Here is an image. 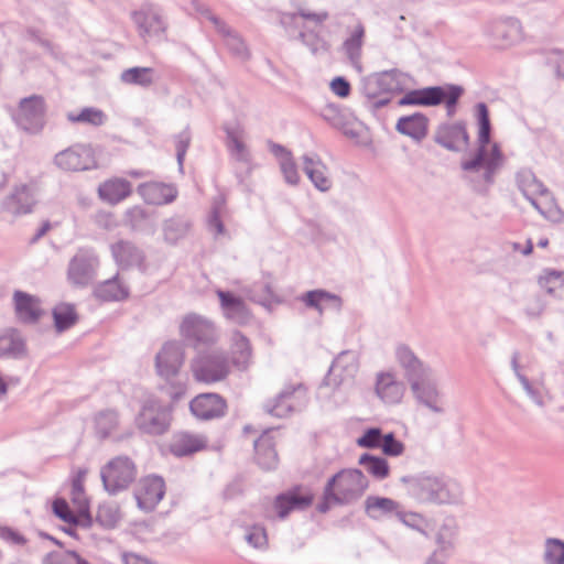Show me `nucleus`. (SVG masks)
Returning <instances> with one entry per match:
<instances>
[{
	"label": "nucleus",
	"mask_w": 564,
	"mask_h": 564,
	"mask_svg": "<svg viewBox=\"0 0 564 564\" xmlns=\"http://www.w3.org/2000/svg\"><path fill=\"white\" fill-rule=\"evenodd\" d=\"M476 112L479 124L478 147L473 154L463 158L460 167L464 177L473 183L476 191L481 192L494 183L503 156L497 143L490 144L491 126L486 104H477Z\"/></svg>",
	"instance_id": "f257e3e1"
},
{
	"label": "nucleus",
	"mask_w": 564,
	"mask_h": 564,
	"mask_svg": "<svg viewBox=\"0 0 564 564\" xmlns=\"http://www.w3.org/2000/svg\"><path fill=\"white\" fill-rule=\"evenodd\" d=\"M409 497L424 505H459L463 501L462 486L443 475L419 473L400 478Z\"/></svg>",
	"instance_id": "f03ea898"
},
{
	"label": "nucleus",
	"mask_w": 564,
	"mask_h": 564,
	"mask_svg": "<svg viewBox=\"0 0 564 564\" xmlns=\"http://www.w3.org/2000/svg\"><path fill=\"white\" fill-rule=\"evenodd\" d=\"M369 480L359 469H343L330 477L325 485V496L334 505H350L368 489Z\"/></svg>",
	"instance_id": "7ed1b4c3"
},
{
	"label": "nucleus",
	"mask_w": 564,
	"mask_h": 564,
	"mask_svg": "<svg viewBox=\"0 0 564 564\" xmlns=\"http://www.w3.org/2000/svg\"><path fill=\"white\" fill-rule=\"evenodd\" d=\"M464 89L459 85L432 86L414 89L406 93L400 100V106H437L445 104L448 117L456 112V105L462 97Z\"/></svg>",
	"instance_id": "20e7f679"
},
{
	"label": "nucleus",
	"mask_w": 564,
	"mask_h": 564,
	"mask_svg": "<svg viewBox=\"0 0 564 564\" xmlns=\"http://www.w3.org/2000/svg\"><path fill=\"white\" fill-rule=\"evenodd\" d=\"M189 369L194 380L205 384L225 380L230 371L226 354L218 349L198 352L191 360Z\"/></svg>",
	"instance_id": "39448f33"
},
{
	"label": "nucleus",
	"mask_w": 564,
	"mask_h": 564,
	"mask_svg": "<svg viewBox=\"0 0 564 564\" xmlns=\"http://www.w3.org/2000/svg\"><path fill=\"white\" fill-rule=\"evenodd\" d=\"M487 42L497 50H507L524 39L522 23L514 17H498L487 21L482 26Z\"/></svg>",
	"instance_id": "423d86ee"
},
{
	"label": "nucleus",
	"mask_w": 564,
	"mask_h": 564,
	"mask_svg": "<svg viewBox=\"0 0 564 564\" xmlns=\"http://www.w3.org/2000/svg\"><path fill=\"white\" fill-rule=\"evenodd\" d=\"M171 421L172 406L165 405L154 398L143 402L135 417L138 429L150 435L164 434L170 429Z\"/></svg>",
	"instance_id": "0eeeda50"
},
{
	"label": "nucleus",
	"mask_w": 564,
	"mask_h": 564,
	"mask_svg": "<svg viewBox=\"0 0 564 564\" xmlns=\"http://www.w3.org/2000/svg\"><path fill=\"white\" fill-rule=\"evenodd\" d=\"M135 475V465L128 456L112 458L100 470L104 487L110 495L127 489L134 480Z\"/></svg>",
	"instance_id": "6e6552de"
},
{
	"label": "nucleus",
	"mask_w": 564,
	"mask_h": 564,
	"mask_svg": "<svg viewBox=\"0 0 564 564\" xmlns=\"http://www.w3.org/2000/svg\"><path fill=\"white\" fill-rule=\"evenodd\" d=\"M46 105L42 96L32 95L20 100L12 115L15 124L23 131L37 134L45 126Z\"/></svg>",
	"instance_id": "1a4fd4ad"
},
{
	"label": "nucleus",
	"mask_w": 564,
	"mask_h": 564,
	"mask_svg": "<svg viewBox=\"0 0 564 564\" xmlns=\"http://www.w3.org/2000/svg\"><path fill=\"white\" fill-rule=\"evenodd\" d=\"M307 400V390L302 383L289 384L275 398L268 400L263 409L272 416L286 417L305 408Z\"/></svg>",
	"instance_id": "9d476101"
},
{
	"label": "nucleus",
	"mask_w": 564,
	"mask_h": 564,
	"mask_svg": "<svg viewBox=\"0 0 564 564\" xmlns=\"http://www.w3.org/2000/svg\"><path fill=\"white\" fill-rule=\"evenodd\" d=\"M139 36L145 42L162 41L166 32V21L160 8L151 3H144L131 14Z\"/></svg>",
	"instance_id": "9b49d317"
},
{
	"label": "nucleus",
	"mask_w": 564,
	"mask_h": 564,
	"mask_svg": "<svg viewBox=\"0 0 564 564\" xmlns=\"http://www.w3.org/2000/svg\"><path fill=\"white\" fill-rule=\"evenodd\" d=\"M409 386L419 405L424 406L434 414H445L446 402L444 393L438 382L432 378V375H427L425 378L422 377Z\"/></svg>",
	"instance_id": "f8f14e48"
},
{
	"label": "nucleus",
	"mask_w": 564,
	"mask_h": 564,
	"mask_svg": "<svg viewBox=\"0 0 564 564\" xmlns=\"http://www.w3.org/2000/svg\"><path fill=\"white\" fill-rule=\"evenodd\" d=\"M54 164L64 172H82L96 169L97 160L90 145L77 143L56 153Z\"/></svg>",
	"instance_id": "ddd939ff"
},
{
	"label": "nucleus",
	"mask_w": 564,
	"mask_h": 564,
	"mask_svg": "<svg viewBox=\"0 0 564 564\" xmlns=\"http://www.w3.org/2000/svg\"><path fill=\"white\" fill-rule=\"evenodd\" d=\"M181 335L195 347L212 345L218 339L214 323L197 314L186 315L180 326Z\"/></svg>",
	"instance_id": "4468645a"
},
{
	"label": "nucleus",
	"mask_w": 564,
	"mask_h": 564,
	"mask_svg": "<svg viewBox=\"0 0 564 564\" xmlns=\"http://www.w3.org/2000/svg\"><path fill=\"white\" fill-rule=\"evenodd\" d=\"M359 370V356L355 350H344L333 360L325 378L327 386L350 384Z\"/></svg>",
	"instance_id": "2eb2a0df"
},
{
	"label": "nucleus",
	"mask_w": 564,
	"mask_h": 564,
	"mask_svg": "<svg viewBox=\"0 0 564 564\" xmlns=\"http://www.w3.org/2000/svg\"><path fill=\"white\" fill-rule=\"evenodd\" d=\"M185 360V348L180 341H166L155 356L158 375L165 380L175 379Z\"/></svg>",
	"instance_id": "dca6fc26"
},
{
	"label": "nucleus",
	"mask_w": 564,
	"mask_h": 564,
	"mask_svg": "<svg viewBox=\"0 0 564 564\" xmlns=\"http://www.w3.org/2000/svg\"><path fill=\"white\" fill-rule=\"evenodd\" d=\"M99 260L91 250H79L68 265V279L78 286H86L96 276Z\"/></svg>",
	"instance_id": "f3484780"
},
{
	"label": "nucleus",
	"mask_w": 564,
	"mask_h": 564,
	"mask_svg": "<svg viewBox=\"0 0 564 564\" xmlns=\"http://www.w3.org/2000/svg\"><path fill=\"white\" fill-rule=\"evenodd\" d=\"M394 359L402 369L409 384L427 375H433L432 368L421 360L406 344L400 343L394 348Z\"/></svg>",
	"instance_id": "a211bd4d"
},
{
	"label": "nucleus",
	"mask_w": 564,
	"mask_h": 564,
	"mask_svg": "<svg viewBox=\"0 0 564 564\" xmlns=\"http://www.w3.org/2000/svg\"><path fill=\"white\" fill-rule=\"evenodd\" d=\"M227 408L226 400L220 394L214 392L200 393L189 402L191 413L202 421L225 416Z\"/></svg>",
	"instance_id": "6ab92c4d"
},
{
	"label": "nucleus",
	"mask_w": 564,
	"mask_h": 564,
	"mask_svg": "<svg viewBox=\"0 0 564 564\" xmlns=\"http://www.w3.org/2000/svg\"><path fill=\"white\" fill-rule=\"evenodd\" d=\"M165 484L162 477L147 476L138 482L134 490V498L138 507L143 511H152L163 499Z\"/></svg>",
	"instance_id": "aec40b11"
},
{
	"label": "nucleus",
	"mask_w": 564,
	"mask_h": 564,
	"mask_svg": "<svg viewBox=\"0 0 564 564\" xmlns=\"http://www.w3.org/2000/svg\"><path fill=\"white\" fill-rule=\"evenodd\" d=\"M457 525L454 519H445L435 533L436 550L429 556L425 564H443L454 550Z\"/></svg>",
	"instance_id": "412c9836"
},
{
	"label": "nucleus",
	"mask_w": 564,
	"mask_h": 564,
	"mask_svg": "<svg viewBox=\"0 0 564 564\" xmlns=\"http://www.w3.org/2000/svg\"><path fill=\"white\" fill-rule=\"evenodd\" d=\"M375 393L383 403L395 405L404 397L405 384L398 379L395 372L380 371L376 375Z\"/></svg>",
	"instance_id": "4be33fe9"
},
{
	"label": "nucleus",
	"mask_w": 564,
	"mask_h": 564,
	"mask_svg": "<svg viewBox=\"0 0 564 564\" xmlns=\"http://www.w3.org/2000/svg\"><path fill=\"white\" fill-rule=\"evenodd\" d=\"M301 161L302 169L313 186L322 193L330 191L333 181L329 175V170L321 156L316 153H305L301 158Z\"/></svg>",
	"instance_id": "5701e85b"
},
{
	"label": "nucleus",
	"mask_w": 564,
	"mask_h": 564,
	"mask_svg": "<svg viewBox=\"0 0 564 564\" xmlns=\"http://www.w3.org/2000/svg\"><path fill=\"white\" fill-rule=\"evenodd\" d=\"M434 140L443 148L454 152L464 151L469 144V137L463 122L440 126Z\"/></svg>",
	"instance_id": "b1692460"
},
{
	"label": "nucleus",
	"mask_w": 564,
	"mask_h": 564,
	"mask_svg": "<svg viewBox=\"0 0 564 564\" xmlns=\"http://www.w3.org/2000/svg\"><path fill=\"white\" fill-rule=\"evenodd\" d=\"M217 296L220 301V308L226 319L238 325H245L250 321L251 313L240 296L223 290L217 291Z\"/></svg>",
	"instance_id": "393cba45"
},
{
	"label": "nucleus",
	"mask_w": 564,
	"mask_h": 564,
	"mask_svg": "<svg viewBox=\"0 0 564 564\" xmlns=\"http://www.w3.org/2000/svg\"><path fill=\"white\" fill-rule=\"evenodd\" d=\"M226 145L230 156L246 165L251 163V153L245 142L246 131L239 123L226 124Z\"/></svg>",
	"instance_id": "a878e982"
},
{
	"label": "nucleus",
	"mask_w": 564,
	"mask_h": 564,
	"mask_svg": "<svg viewBox=\"0 0 564 564\" xmlns=\"http://www.w3.org/2000/svg\"><path fill=\"white\" fill-rule=\"evenodd\" d=\"M34 197L26 185L17 186L2 202L1 208L13 217L32 212Z\"/></svg>",
	"instance_id": "bb28decb"
},
{
	"label": "nucleus",
	"mask_w": 564,
	"mask_h": 564,
	"mask_svg": "<svg viewBox=\"0 0 564 564\" xmlns=\"http://www.w3.org/2000/svg\"><path fill=\"white\" fill-rule=\"evenodd\" d=\"M13 302L17 317L22 323L34 324L43 313L39 297L23 291L13 293Z\"/></svg>",
	"instance_id": "cd10ccee"
},
{
	"label": "nucleus",
	"mask_w": 564,
	"mask_h": 564,
	"mask_svg": "<svg viewBox=\"0 0 564 564\" xmlns=\"http://www.w3.org/2000/svg\"><path fill=\"white\" fill-rule=\"evenodd\" d=\"M268 148L276 158L285 183L291 186L299 185L301 176L292 152L282 144L275 143L271 140L268 141Z\"/></svg>",
	"instance_id": "c85d7f7f"
},
{
	"label": "nucleus",
	"mask_w": 564,
	"mask_h": 564,
	"mask_svg": "<svg viewBox=\"0 0 564 564\" xmlns=\"http://www.w3.org/2000/svg\"><path fill=\"white\" fill-rule=\"evenodd\" d=\"M300 300L305 306L316 310L319 315L326 311L339 312L343 305V301L337 294L321 289L302 294Z\"/></svg>",
	"instance_id": "c756f323"
},
{
	"label": "nucleus",
	"mask_w": 564,
	"mask_h": 564,
	"mask_svg": "<svg viewBox=\"0 0 564 564\" xmlns=\"http://www.w3.org/2000/svg\"><path fill=\"white\" fill-rule=\"evenodd\" d=\"M97 193L102 202L117 205L131 195L132 185L124 178L113 177L99 184Z\"/></svg>",
	"instance_id": "7c9ffc66"
},
{
	"label": "nucleus",
	"mask_w": 564,
	"mask_h": 564,
	"mask_svg": "<svg viewBox=\"0 0 564 564\" xmlns=\"http://www.w3.org/2000/svg\"><path fill=\"white\" fill-rule=\"evenodd\" d=\"M364 507L367 517L376 521L393 516L398 519V512H401L400 503L388 497L368 496Z\"/></svg>",
	"instance_id": "2f4dec72"
},
{
	"label": "nucleus",
	"mask_w": 564,
	"mask_h": 564,
	"mask_svg": "<svg viewBox=\"0 0 564 564\" xmlns=\"http://www.w3.org/2000/svg\"><path fill=\"white\" fill-rule=\"evenodd\" d=\"M138 193L142 196L145 203L152 205L172 203L177 195V191L174 186L158 182L140 184L138 186Z\"/></svg>",
	"instance_id": "473e14b6"
},
{
	"label": "nucleus",
	"mask_w": 564,
	"mask_h": 564,
	"mask_svg": "<svg viewBox=\"0 0 564 564\" xmlns=\"http://www.w3.org/2000/svg\"><path fill=\"white\" fill-rule=\"evenodd\" d=\"M429 119L421 112L398 119L395 130L414 141H422L427 135Z\"/></svg>",
	"instance_id": "72a5a7b5"
},
{
	"label": "nucleus",
	"mask_w": 564,
	"mask_h": 564,
	"mask_svg": "<svg viewBox=\"0 0 564 564\" xmlns=\"http://www.w3.org/2000/svg\"><path fill=\"white\" fill-rule=\"evenodd\" d=\"M206 445L207 440L204 435L180 432L173 436L170 447L175 456L183 457L202 451Z\"/></svg>",
	"instance_id": "f704fd0d"
},
{
	"label": "nucleus",
	"mask_w": 564,
	"mask_h": 564,
	"mask_svg": "<svg viewBox=\"0 0 564 564\" xmlns=\"http://www.w3.org/2000/svg\"><path fill=\"white\" fill-rule=\"evenodd\" d=\"M311 503V496H300L296 491H288L275 497L273 509L279 519H285L291 511L303 510Z\"/></svg>",
	"instance_id": "c9c22d12"
},
{
	"label": "nucleus",
	"mask_w": 564,
	"mask_h": 564,
	"mask_svg": "<svg viewBox=\"0 0 564 564\" xmlns=\"http://www.w3.org/2000/svg\"><path fill=\"white\" fill-rule=\"evenodd\" d=\"M111 253L121 268L141 267L143 264V252L130 241L120 240L111 245Z\"/></svg>",
	"instance_id": "e433bc0d"
},
{
	"label": "nucleus",
	"mask_w": 564,
	"mask_h": 564,
	"mask_svg": "<svg viewBox=\"0 0 564 564\" xmlns=\"http://www.w3.org/2000/svg\"><path fill=\"white\" fill-rule=\"evenodd\" d=\"M254 451L257 463L263 469L270 470L276 467L278 454L270 431H264L262 435L254 441Z\"/></svg>",
	"instance_id": "4c0bfd02"
},
{
	"label": "nucleus",
	"mask_w": 564,
	"mask_h": 564,
	"mask_svg": "<svg viewBox=\"0 0 564 564\" xmlns=\"http://www.w3.org/2000/svg\"><path fill=\"white\" fill-rule=\"evenodd\" d=\"M94 295L105 302L123 301L129 296V288L119 275L116 274L97 284L94 289Z\"/></svg>",
	"instance_id": "58836bf2"
},
{
	"label": "nucleus",
	"mask_w": 564,
	"mask_h": 564,
	"mask_svg": "<svg viewBox=\"0 0 564 564\" xmlns=\"http://www.w3.org/2000/svg\"><path fill=\"white\" fill-rule=\"evenodd\" d=\"M365 36V28L361 23H358L350 35L346 39L343 44V50L348 57L351 65L358 70L361 72V48L364 44Z\"/></svg>",
	"instance_id": "ea45409f"
},
{
	"label": "nucleus",
	"mask_w": 564,
	"mask_h": 564,
	"mask_svg": "<svg viewBox=\"0 0 564 564\" xmlns=\"http://www.w3.org/2000/svg\"><path fill=\"white\" fill-rule=\"evenodd\" d=\"M516 180L518 188L530 203L547 189L530 169L520 170Z\"/></svg>",
	"instance_id": "a19ab883"
},
{
	"label": "nucleus",
	"mask_w": 564,
	"mask_h": 564,
	"mask_svg": "<svg viewBox=\"0 0 564 564\" xmlns=\"http://www.w3.org/2000/svg\"><path fill=\"white\" fill-rule=\"evenodd\" d=\"M159 76L152 67H130L120 74V80L127 85H135L142 88H149L156 83Z\"/></svg>",
	"instance_id": "79ce46f5"
},
{
	"label": "nucleus",
	"mask_w": 564,
	"mask_h": 564,
	"mask_svg": "<svg viewBox=\"0 0 564 564\" xmlns=\"http://www.w3.org/2000/svg\"><path fill=\"white\" fill-rule=\"evenodd\" d=\"M231 359L236 367L246 369L251 362V346L249 339L239 332L231 336Z\"/></svg>",
	"instance_id": "37998d69"
},
{
	"label": "nucleus",
	"mask_w": 564,
	"mask_h": 564,
	"mask_svg": "<svg viewBox=\"0 0 564 564\" xmlns=\"http://www.w3.org/2000/svg\"><path fill=\"white\" fill-rule=\"evenodd\" d=\"M361 90L368 99V107L371 109H379L390 101L389 97L381 91L377 74L362 80Z\"/></svg>",
	"instance_id": "c03bdc74"
},
{
	"label": "nucleus",
	"mask_w": 564,
	"mask_h": 564,
	"mask_svg": "<svg viewBox=\"0 0 564 564\" xmlns=\"http://www.w3.org/2000/svg\"><path fill=\"white\" fill-rule=\"evenodd\" d=\"M531 205L547 220L552 223H562L564 220V213L556 205L549 189L545 194H541L531 202Z\"/></svg>",
	"instance_id": "a18cd8bd"
},
{
	"label": "nucleus",
	"mask_w": 564,
	"mask_h": 564,
	"mask_svg": "<svg viewBox=\"0 0 564 564\" xmlns=\"http://www.w3.org/2000/svg\"><path fill=\"white\" fill-rule=\"evenodd\" d=\"M398 520L406 528L419 532L425 538H430L434 530L433 520L417 512L401 510V512H398Z\"/></svg>",
	"instance_id": "49530a36"
},
{
	"label": "nucleus",
	"mask_w": 564,
	"mask_h": 564,
	"mask_svg": "<svg viewBox=\"0 0 564 564\" xmlns=\"http://www.w3.org/2000/svg\"><path fill=\"white\" fill-rule=\"evenodd\" d=\"M25 350L24 339L21 334L10 329L0 335V356L19 358Z\"/></svg>",
	"instance_id": "de8ad7c7"
},
{
	"label": "nucleus",
	"mask_w": 564,
	"mask_h": 564,
	"mask_svg": "<svg viewBox=\"0 0 564 564\" xmlns=\"http://www.w3.org/2000/svg\"><path fill=\"white\" fill-rule=\"evenodd\" d=\"M359 464L378 480L386 479L390 474V467L386 458L371 454H362Z\"/></svg>",
	"instance_id": "09e8293b"
},
{
	"label": "nucleus",
	"mask_w": 564,
	"mask_h": 564,
	"mask_svg": "<svg viewBox=\"0 0 564 564\" xmlns=\"http://www.w3.org/2000/svg\"><path fill=\"white\" fill-rule=\"evenodd\" d=\"M189 229V223L182 217H172L163 224L164 240L171 245L184 238Z\"/></svg>",
	"instance_id": "8fccbe9b"
},
{
	"label": "nucleus",
	"mask_w": 564,
	"mask_h": 564,
	"mask_svg": "<svg viewBox=\"0 0 564 564\" xmlns=\"http://www.w3.org/2000/svg\"><path fill=\"white\" fill-rule=\"evenodd\" d=\"M377 76L383 94L401 91L406 83V76L398 69L381 72Z\"/></svg>",
	"instance_id": "3c124183"
},
{
	"label": "nucleus",
	"mask_w": 564,
	"mask_h": 564,
	"mask_svg": "<svg viewBox=\"0 0 564 564\" xmlns=\"http://www.w3.org/2000/svg\"><path fill=\"white\" fill-rule=\"evenodd\" d=\"M67 119L73 123H84L93 127H100L106 122L105 112L95 107L83 108L79 112H68Z\"/></svg>",
	"instance_id": "603ef678"
},
{
	"label": "nucleus",
	"mask_w": 564,
	"mask_h": 564,
	"mask_svg": "<svg viewBox=\"0 0 564 564\" xmlns=\"http://www.w3.org/2000/svg\"><path fill=\"white\" fill-rule=\"evenodd\" d=\"M53 318L57 332H64L72 327L77 321L75 307L72 304L61 303L54 307Z\"/></svg>",
	"instance_id": "864d4df0"
},
{
	"label": "nucleus",
	"mask_w": 564,
	"mask_h": 564,
	"mask_svg": "<svg viewBox=\"0 0 564 564\" xmlns=\"http://www.w3.org/2000/svg\"><path fill=\"white\" fill-rule=\"evenodd\" d=\"M544 564H564V541L557 538H547L543 549Z\"/></svg>",
	"instance_id": "5fc2aeb1"
},
{
	"label": "nucleus",
	"mask_w": 564,
	"mask_h": 564,
	"mask_svg": "<svg viewBox=\"0 0 564 564\" xmlns=\"http://www.w3.org/2000/svg\"><path fill=\"white\" fill-rule=\"evenodd\" d=\"M53 511L56 517L69 524H79L89 520L88 513H75L64 499H56L53 502Z\"/></svg>",
	"instance_id": "6e6d98bb"
},
{
	"label": "nucleus",
	"mask_w": 564,
	"mask_h": 564,
	"mask_svg": "<svg viewBox=\"0 0 564 564\" xmlns=\"http://www.w3.org/2000/svg\"><path fill=\"white\" fill-rule=\"evenodd\" d=\"M542 286L550 295L564 300V271H549L541 280Z\"/></svg>",
	"instance_id": "4d7b16f0"
},
{
	"label": "nucleus",
	"mask_w": 564,
	"mask_h": 564,
	"mask_svg": "<svg viewBox=\"0 0 564 564\" xmlns=\"http://www.w3.org/2000/svg\"><path fill=\"white\" fill-rule=\"evenodd\" d=\"M96 433L100 438L108 437L118 426V413L116 411H102L95 419Z\"/></svg>",
	"instance_id": "13d9d810"
},
{
	"label": "nucleus",
	"mask_w": 564,
	"mask_h": 564,
	"mask_svg": "<svg viewBox=\"0 0 564 564\" xmlns=\"http://www.w3.org/2000/svg\"><path fill=\"white\" fill-rule=\"evenodd\" d=\"M225 40L226 46L240 59H247L249 56L248 48L241 37L232 31L228 25L225 32H218Z\"/></svg>",
	"instance_id": "bf43d9fd"
},
{
	"label": "nucleus",
	"mask_w": 564,
	"mask_h": 564,
	"mask_svg": "<svg viewBox=\"0 0 564 564\" xmlns=\"http://www.w3.org/2000/svg\"><path fill=\"white\" fill-rule=\"evenodd\" d=\"M225 200L221 196L215 198L212 212L208 216V227L216 237L226 234L224 224L221 221V212L224 209Z\"/></svg>",
	"instance_id": "052dcab7"
},
{
	"label": "nucleus",
	"mask_w": 564,
	"mask_h": 564,
	"mask_svg": "<svg viewBox=\"0 0 564 564\" xmlns=\"http://www.w3.org/2000/svg\"><path fill=\"white\" fill-rule=\"evenodd\" d=\"M85 476V471H79L77 477L73 479L72 484V500L76 506L77 511L80 513H88V500L86 498L84 486H83V477Z\"/></svg>",
	"instance_id": "680f3d73"
},
{
	"label": "nucleus",
	"mask_w": 564,
	"mask_h": 564,
	"mask_svg": "<svg viewBox=\"0 0 564 564\" xmlns=\"http://www.w3.org/2000/svg\"><path fill=\"white\" fill-rule=\"evenodd\" d=\"M82 557L75 551L51 552L43 558V564H82Z\"/></svg>",
	"instance_id": "e2e57ef3"
},
{
	"label": "nucleus",
	"mask_w": 564,
	"mask_h": 564,
	"mask_svg": "<svg viewBox=\"0 0 564 564\" xmlns=\"http://www.w3.org/2000/svg\"><path fill=\"white\" fill-rule=\"evenodd\" d=\"M300 37L314 55L324 54L329 48L328 43L315 32H301Z\"/></svg>",
	"instance_id": "0e129e2a"
},
{
	"label": "nucleus",
	"mask_w": 564,
	"mask_h": 564,
	"mask_svg": "<svg viewBox=\"0 0 564 564\" xmlns=\"http://www.w3.org/2000/svg\"><path fill=\"white\" fill-rule=\"evenodd\" d=\"M383 434L379 427H370L357 438L356 443L362 448H379L381 446Z\"/></svg>",
	"instance_id": "69168bd1"
},
{
	"label": "nucleus",
	"mask_w": 564,
	"mask_h": 564,
	"mask_svg": "<svg viewBox=\"0 0 564 564\" xmlns=\"http://www.w3.org/2000/svg\"><path fill=\"white\" fill-rule=\"evenodd\" d=\"M380 448L387 456L399 457L404 453L405 446L393 433H388L384 434Z\"/></svg>",
	"instance_id": "338daca9"
},
{
	"label": "nucleus",
	"mask_w": 564,
	"mask_h": 564,
	"mask_svg": "<svg viewBox=\"0 0 564 564\" xmlns=\"http://www.w3.org/2000/svg\"><path fill=\"white\" fill-rule=\"evenodd\" d=\"M246 541L256 549H262L267 546L268 538L265 529L261 525H252L247 529Z\"/></svg>",
	"instance_id": "774afa93"
}]
</instances>
